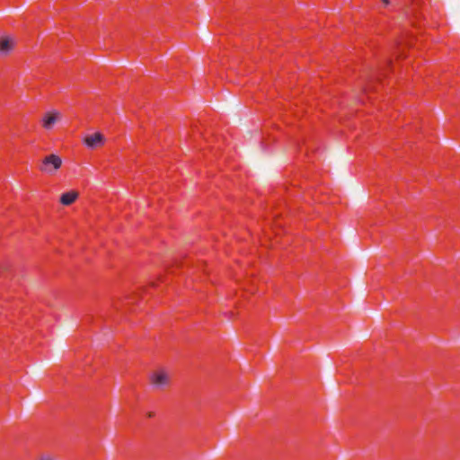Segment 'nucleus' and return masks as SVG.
<instances>
[{
  "label": "nucleus",
  "mask_w": 460,
  "mask_h": 460,
  "mask_svg": "<svg viewBox=\"0 0 460 460\" xmlns=\"http://www.w3.org/2000/svg\"><path fill=\"white\" fill-rule=\"evenodd\" d=\"M77 196L78 194L75 191H68L63 193L60 197V202L65 206L71 205L73 202H75Z\"/></svg>",
  "instance_id": "nucleus-6"
},
{
  "label": "nucleus",
  "mask_w": 460,
  "mask_h": 460,
  "mask_svg": "<svg viewBox=\"0 0 460 460\" xmlns=\"http://www.w3.org/2000/svg\"><path fill=\"white\" fill-rule=\"evenodd\" d=\"M59 119L60 113L57 111L48 112L42 119V126L46 129H51Z\"/></svg>",
  "instance_id": "nucleus-4"
},
{
  "label": "nucleus",
  "mask_w": 460,
  "mask_h": 460,
  "mask_svg": "<svg viewBox=\"0 0 460 460\" xmlns=\"http://www.w3.org/2000/svg\"><path fill=\"white\" fill-rule=\"evenodd\" d=\"M150 381L155 387L162 388L169 384L170 376L164 369H159L151 375Z\"/></svg>",
  "instance_id": "nucleus-2"
},
{
  "label": "nucleus",
  "mask_w": 460,
  "mask_h": 460,
  "mask_svg": "<svg viewBox=\"0 0 460 460\" xmlns=\"http://www.w3.org/2000/svg\"><path fill=\"white\" fill-rule=\"evenodd\" d=\"M62 160L58 155H47L40 167V171L46 173L53 174L58 169L60 168Z\"/></svg>",
  "instance_id": "nucleus-1"
},
{
  "label": "nucleus",
  "mask_w": 460,
  "mask_h": 460,
  "mask_svg": "<svg viewBox=\"0 0 460 460\" xmlns=\"http://www.w3.org/2000/svg\"><path fill=\"white\" fill-rule=\"evenodd\" d=\"M382 1H383V3H384L385 5H387V4H389V1H388V0H382Z\"/></svg>",
  "instance_id": "nucleus-8"
},
{
  "label": "nucleus",
  "mask_w": 460,
  "mask_h": 460,
  "mask_svg": "<svg viewBox=\"0 0 460 460\" xmlns=\"http://www.w3.org/2000/svg\"><path fill=\"white\" fill-rule=\"evenodd\" d=\"M40 460H53L49 456H43L40 458Z\"/></svg>",
  "instance_id": "nucleus-7"
},
{
  "label": "nucleus",
  "mask_w": 460,
  "mask_h": 460,
  "mask_svg": "<svg viewBox=\"0 0 460 460\" xmlns=\"http://www.w3.org/2000/svg\"><path fill=\"white\" fill-rule=\"evenodd\" d=\"M103 143H104V137L102 134H101L99 132L86 136L84 138V144L89 148H93V149L102 146Z\"/></svg>",
  "instance_id": "nucleus-3"
},
{
  "label": "nucleus",
  "mask_w": 460,
  "mask_h": 460,
  "mask_svg": "<svg viewBox=\"0 0 460 460\" xmlns=\"http://www.w3.org/2000/svg\"><path fill=\"white\" fill-rule=\"evenodd\" d=\"M14 45L13 39L10 37H2L0 40V53L1 54H7Z\"/></svg>",
  "instance_id": "nucleus-5"
}]
</instances>
